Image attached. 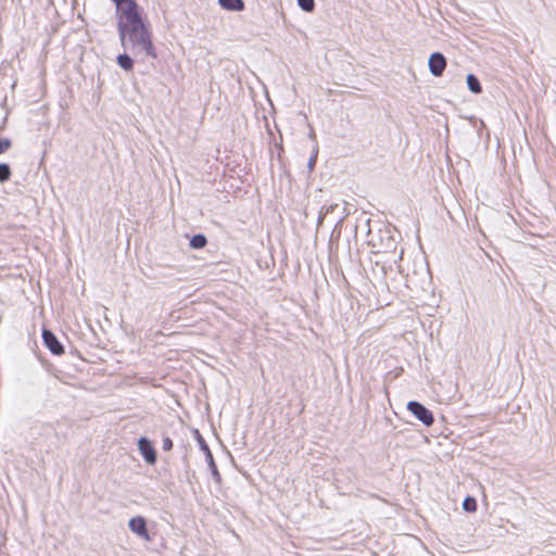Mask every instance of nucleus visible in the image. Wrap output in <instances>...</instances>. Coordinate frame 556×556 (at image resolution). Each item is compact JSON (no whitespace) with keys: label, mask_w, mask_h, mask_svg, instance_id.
Instances as JSON below:
<instances>
[{"label":"nucleus","mask_w":556,"mask_h":556,"mask_svg":"<svg viewBox=\"0 0 556 556\" xmlns=\"http://www.w3.org/2000/svg\"><path fill=\"white\" fill-rule=\"evenodd\" d=\"M467 85H468V88L473 93H480L482 91V88H481V85H480L478 78L472 74H469L467 76Z\"/></svg>","instance_id":"obj_10"},{"label":"nucleus","mask_w":556,"mask_h":556,"mask_svg":"<svg viewBox=\"0 0 556 556\" xmlns=\"http://www.w3.org/2000/svg\"><path fill=\"white\" fill-rule=\"evenodd\" d=\"M42 339L45 345L50 350L52 354L62 355L64 353L63 345L59 342L58 338L50 330H43Z\"/></svg>","instance_id":"obj_6"},{"label":"nucleus","mask_w":556,"mask_h":556,"mask_svg":"<svg viewBox=\"0 0 556 556\" xmlns=\"http://www.w3.org/2000/svg\"><path fill=\"white\" fill-rule=\"evenodd\" d=\"M463 508L466 511L473 513L477 510V502L473 497L468 496L463 502Z\"/></svg>","instance_id":"obj_12"},{"label":"nucleus","mask_w":556,"mask_h":556,"mask_svg":"<svg viewBox=\"0 0 556 556\" xmlns=\"http://www.w3.org/2000/svg\"><path fill=\"white\" fill-rule=\"evenodd\" d=\"M207 240L203 235H194L190 240V245L193 249H202L206 245Z\"/></svg>","instance_id":"obj_11"},{"label":"nucleus","mask_w":556,"mask_h":556,"mask_svg":"<svg viewBox=\"0 0 556 556\" xmlns=\"http://www.w3.org/2000/svg\"><path fill=\"white\" fill-rule=\"evenodd\" d=\"M115 4V16L117 23V30L123 34L131 27L144 24L142 17V9L136 0H112Z\"/></svg>","instance_id":"obj_2"},{"label":"nucleus","mask_w":556,"mask_h":556,"mask_svg":"<svg viewBox=\"0 0 556 556\" xmlns=\"http://www.w3.org/2000/svg\"><path fill=\"white\" fill-rule=\"evenodd\" d=\"M10 147V142L8 140H2V152Z\"/></svg>","instance_id":"obj_16"},{"label":"nucleus","mask_w":556,"mask_h":556,"mask_svg":"<svg viewBox=\"0 0 556 556\" xmlns=\"http://www.w3.org/2000/svg\"><path fill=\"white\" fill-rule=\"evenodd\" d=\"M162 447L164 451H170L173 448V441L170 438L166 437L162 441Z\"/></svg>","instance_id":"obj_14"},{"label":"nucleus","mask_w":556,"mask_h":556,"mask_svg":"<svg viewBox=\"0 0 556 556\" xmlns=\"http://www.w3.org/2000/svg\"><path fill=\"white\" fill-rule=\"evenodd\" d=\"M407 409L425 426L430 427L434 422L433 414L422 404L416 401H410L407 404Z\"/></svg>","instance_id":"obj_3"},{"label":"nucleus","mask_w":556,"mask_h":556,"mask_svg":"<svg viewBox=\"0 0 556 556\" xmlns=\"http://www.w3.org/2000/svg\"><path fill=\"white\" fill-rule=\"evenodd\" d=\"M117 64L125 71H131L134 68V61L132 59L124 53V54H119L117 56Z\"/></svg>","instance_id":"obj_9"},{"label":"nucleus","mask_w":556,"mask_h":556,"mask_svg":"<svg viewBox=\"0 0 556 556\" xmlns=\"http://www.w3.org/2000/svg\"><path fill=\"white\" fill-rule=\"evenodd\" d=\"M118 35L121 45L125 49H130L135 54H144L151 59L157 58L153 35L147 23L128 28L124 34L119 31Z\"/></svg>","instance_id":"obj_1"},{"label":"nucleus","mask_w":556,"mask_h":556,"mask_svg":"<svg viewBox=\"0 0 556 556\" xmlns=\"http://www.w3.org/2000/svg\"><path fill=\"white\" fill-rule=\"evenodd\" d=\"M138 447L144 460L150 465H154L156 462V452L152 443L147 438H141L138 441Z\"/></svg>","instance_id":"obj_5"},{"label":"nucleus","mask_w":556,"mask_h":556,"mask_svg":"<svg viewBox=\"0 0 556 556\" xmlns=\"http://www.w3.org/2000/svg\"><path fill=\"white\" fill-rule=\"evenodd\" d=\"M446 67V60L440 52H434L429 58V70L432 75L440 77Z\"/></svg>","instance_id":"obj_4"},{"label":"nucleus","mask_w":556,"mask_h":556,"mask_svg":"<svg viewBox=\"0 0 556 556\" xmlns=\"http://www.w3.org/2000/svg\"><path fill=\"white\" fill-rule=\"evenodd\" d=\"M219 4L230 11H242L244 2L242 0H218Z\"/></svg>","instance_id":"obj_8"},{"label":"nucleus","mask_w":556,"mask_h":556,"mask_svg":"<svg viewBox=\"0 0 556 556\" xmlns=\"http://www.w3.org/2000/svg\"><path fill=\"white\" fill-rule=\"evenodd\" d=\"M129 528L132 532L140 535L141 538L146 540H150L148 530H147V522L143 517H134L129 520Z\"/></svg>","instance_id":"obj_7"},{"label":"nucleus","mask_w":556,"mask_h":556,"mask_svg":"<svg viewBox=\"0 0 556 556\" xmlns=\"http://www.w3.org/2000/svg\"><path fill=\"white\" fill-rule=\"evenodd\" d=\"M298 3L306 12L313 11L315 7L314 0H298Z\"/></svg>","instance_id":"obj_13"},{"label":"nucleus","mask_w":556,"mask_h":556,"mask_svg":"<svg viewBox=\"0 0 556 556\" xmlns=\"http://www.w3.org/2000/svg\"><path fill=\"white\" fill-rule=\"evenodd\" d=\"M10 177V168L8 165L2 164V182L8 180Z\"/></svg>","instance_id":"obj_15"}]
</instances>
